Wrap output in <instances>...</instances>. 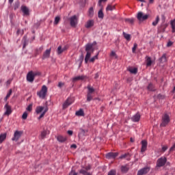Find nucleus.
I'll return each instance as SVG.
<instances>
[{
  "label": "nucleus",
  "instance_id": "22",
  "mask_svg": "<svg viewBox=\"0 0 175 175\" xmlns=\"http://www.w3.org/2000/svg\"><path fill=\"white\" fill-rule=\"evenodd\" d=\"M88 16V17H90V18L94 17V8L93 7H91L89 9Z\"/></svg>",
  "mask_w": 175,
  "mask_h": 175
},
{
  "label": "nucleus",
  "instance_id": "20",
  "mask_svg": "<svg viewBox=\"0 0 175 175\" xmlns=\"http://www.w3.org/2000/svg\"><path fill=\"white\" fill-rule=\"evenodd\" d=\"M75 116H77L78 117H83L84 111L83 109H80L79 111H76Z\"/></svg>",
  "mask_w": 175,
  "mask_h": 175
},
{
  "label": "nucleus",
  "instance_id": "15",
  "mask_svg": "<svg viewBox=\"0 0 175 175\" xmlns=\"http://www.w3.org/2000/svg\"><path fill=\"white\" fill-rule=\"evenodd\" d=\"M23 135V133L21 132H15L14 135V137H12V140L13 142H17L20 137H21V135Z\"/></svg>",
  "mask_w": 175,
  "mask_h": 175
},
{
  "label": "nucleus",
  "instance_id": "38",
  "mask_svg": "<svg viewBox=\"0 0 175 175\" xmlns=\"http://www.w3.org/2000/svg\"><path fill=\"white\" fill-rule=\"evenodd\" d=\"M171 27L172 29V32H175V20L171 21Z\"/></svg>",
  "mask_w": 175,
  "mask_h": 175
},
{
  "label": "nucleus",
  "instance_id": "51",
  "mask_svg": "<svg viewBox=\"0 0 175 175\" xmlns=\"http://www.w3.org/2000/svg\"><path fill=\"white\" fill-rule=\"evenodd\" d=\"M64 85H65V83L59 82L57 87H59V88H62V87H64Z\"/></svg>",
  "mask_w": 175,
  "mask_h": 175
},
{
  "label": "nucleus",
  "instance_id": "49",
  "mask_svg": "<svg viewBox=\"0 0 175 175\" xmlns=\"http://www.w3.org/2000/svg\"><path fill=\"white\" fill-rule=\"evenodd\" d=\"M87 171L86 170H83V169H81L80 171H79V173L81 174H83V175H87Z\"/></svg>",
  "mask_w": 175,
  "mask_h": 175
},
{
  "label": "nucleus",
  "instance_id": "39",
  "mask_svg": "<svg viewBox=\"0 0 175 175\" xmlns=\"http://www.w3.org/2000/svg\"><path fill=\"white\" fill-rule=\"evenodd\" d=\"M126 23H129V24H133L135 23V19L133 18H126L125 19Z\"/></svg>",
  "mask_w": 175,
  "mask_h": 175
},
{
  "label": "nucleus",
  "instance_id": "50",
  "mask_svg": "<svg viewBox=\"0 0 175 175\" xmlns=\"http://www.w3.org/2000/svg\"><path fill=\"white\" fill-rule=\"evenodd\" d=\"M110 56L111 57H115V58H118V57L117 56V54L114 51L111 52Z\"/></svg>",
  "mask_w": 175,
  "mask_h": 175
},
{
  "label": "nucleus",
  "instance_id": "52",
  "mask_svg": "<svg viewBox=\"0 0 175 175\" xmlns=\"http://www.w3.org/2000/svg\"><path fill=\"white\" fill-rule=\"evenodd\" d=\"M69 174L70 175H77V173L74 170H72Z\"/></svg>",
  "mask_w": 175,
  "mask_h": 175
},
{
  "label": "nucleus",
  "instance_id": "10",
  "mask_svg": "<svg viewBox=\"0 0 175 175\" xmlns=\"http://www.w3.org/2000/svg\"><path fill=\"white\" fill-rule=\"evenodd\" d=\"M150 172V167H146L139 170L137 172V175L147 174Z\"/></svg>",
  "mask_w": 175,
  "mask_h": 175
},
{
  "label": "nucleus",
  "instance_id": "3",
  "mask_svg": "<svg viewBox=\"0 0 175 175\" xmlns=\"http://www.w3.org/2000/svg\"><path fill=\"white\" fill-rule=\"evenodd\" d=\"M169 122H170V117L167 113H165L162 117V122L160 126H166Z\"/></svg>",
  "mask_w": 175,
  "mask_h": 175
},
{
  "label": "nucleus",
  "instance_id": "37",
  "mask_svg": "<svg viewBox=\"0 0 175 175\" xmlns=\"http://www.w3.org/2000/svg\"><path fill=\"white\" fill-rule=\"evenodd\" d=\"M148 90V91H155V89H154V85H152V83H149Z\"/></svg>",
  "mask_w": 175,
  "mask_h": 175
},
{
  "label": "nucleus",
  "instance_id": "13",
  "mask_svg": "<svg viewBox=\"0 0 175 175\" xmlns=\"http://www.w3.org/2000/svg\"><path fill=\"white\" fill-rule=\"evenodd\" d=\"M55 137L59 143H65L68 140V137L64 135H57Z\"/></svg>",
  "mask_w": 175,
  "mask_h": 175
},
{
  "label": "nucleus",
  "instance_id": "35",
  "mask_svg": "<svg viewBox=\"0 0 175 175\" xmlns=\"http://www.w3.org/2000/svg\"><path fill=\"white\" fill-rule=\"evenodd\" d=\"M129 71L133 73V75H136L137 73V68H129Z\"/></svg>",
  "mask_w": 175,
  "mask_h": 175
},
{
  "label": "nucleus",
  "instance_id": "46",
  "mask_svg": "<svg viewBox=\"0 0 175 175\" xmlns=\"http://www.w3.org/2000/svg\"><path fill=\"white\" fill-rule=\"evenodd\" d=\"M27 117H28V113H27V111L24 112L22 116L23 120H27Z\"/></svg>",
  "mask_w": 175,
  "mask_h": 175
},
{
  "label": "nucleus",
  "instance_id": "43",
  "mask_svg": "<svg viewBox=\"0 0 175 175\" xmlns=\"http://www.w3.org/2000/svg\"><path fill=\"white\" fill-rule=\"evenodd\" d=\"M16 35H21V36H23V35H24V30L18 29L16 31Z\"/></svg>",
  "mask_w": 175,
  "mask_h": 175
},
{
  "label": "nucleus",
  "instance_id": "47",
  "mask_svg": "<svg viewBox=\"0 0 175 175\" xmlns=\"http://www.w3.org/2000/svg\"><path fill=\"white\" fill-rule=\"evenodd\" d=\"M137 49V44L135 43L132 49L133 53H136V49Z\"/></svg>",
  "mask_w": 175,
  "mask_h": 175
},
{
  "label": "nucleus",
  "instance_id": "54",
  "mask_svg": "<svg viewBox=\"0 0 175 175\" xmlns=\"http://www.w3.org/2000/svg\"><path fill=\"white\" fill-rule=\"evenodd\" d=\"M129 155V154H124L120 157V159H124V158H126V156Z\"/></svg>",
  "mask_w": 175,
  "mask_h": 175
},
{
  "label": "nucleus",
  "instance_id": "24",
  "mask_svg": "<svg viewBox=\"0 0 175 175\" xmlns=\"http://www.w3.org/2000/svg\"><path fill=\"white\" fill-rule=\"evenodd\" d=\"M152 64V60H151V57L147 56L146 57V66H151Z\"/></svg>",
  "mask_w": 175,
  "mask_h": 175
},
{
  "label": "nucleus",
  "instance_id": "56",
  "mask_svg": "<svg viewBox=\"0 0 175 175\" xmlns=\"http://www.w3.org/2000/svg\"><path fill=\"white\" fill-rule=\"evenodd\" d=\"M173 45V42L172 41H169L167 44V47H170Z\"/></svg>",
  "mask_w": 175,
  "mask_h": 175
},
{
  "label": "nucleus",
  "instance_id": "21",
  "mask_svg": "<svg viewBox=\"0 0 175 175\" xmlns=\"http://www.w3.org/2000/svg\"><path fill=\"white\" fill-rule=\"evenodd\" d=\"M6 133H2L0 135V144H2L5 140H6Z\"/></svg>",
  "mask_w": 175,
  "mask_h": 175
},
{
  "label": "nucleus",
  "instance_id": "28",
  "mask_svg": "<svg viewBox=\"0 0 175 175\" xmlns=\"http://www.w3.org/2000/svg\"><path fill=\"white\" fill-rule=\"evenodd\" d=\"M88 94H92L93 92H95V89L94 88L91 87V85L88 86Z\"/></svg>",
  "mask_w": 175,
  "mask_h": 175
},
{
  "label": "nucleus",
  "instance_id": "42",
  "mask_svg": "<svg viewBox=\"0 0 175 175\" xmlns=\"http://www.w3.org/2000/svg\"><path fill=\"white\" fill-rule=\"evenodd\" d=\"M117 174V171L116 170H111L108 172L107 175H116Z\"/></svg>",
  "mask_w": 175,
  "mask_h": 175
},
{
  "label": "nucleus",
  "instance_id": "26",
  "mask_svg": "<svg viewBox=\"0 0 175 175\" xmlns=\"http://www.w3.org/2000/svg\"><path fill=\"white\" fill-rule=\"evenodd\" d=\"M116 9V5H108L107 7L106 8V11L109 12L111 10H114Z\"/></svg>",
  "mask_w": 175,
  "mask_h": 175
},
{
  "label": "nucleus",
  "instance_id": "18",
  "mask_svg": "<svg viewBox=\"0 0 175 175\" xmlns=\"http://www.w3.org/2000/svg\"><path fill=\"white\" fill-rule=\"evenodd\" d=\"M21 10H22L24 16H29V10L28 9V8H27L25 6H22Z\"/></svg>",
  "mask_w": 175,
  "mask_h": 175
},
{
  "label": "nucleus",
  "instance_id": "32",
  "mask_svg": "<svg viewBox=\"0 0 175 175\" xmlns=\"http://www.w3.org/2000/svg\"><path fill=\"white\" fill-rule=\"evenodd\" d=\"M98 18H103L105 17V14H103V11L102 10H100L98 13Z\"/></svg>",
  "mask_w": 175,
  "mask_h": 175
},
{
  "label": "nucleus",
  "instance_id": "44",
  "mask_svg": "<svg viewBox=\"0 0 175 175\" xmlns=\"http://www.w3.org/2000/svg\"><path fill=\"white\" fill-rule=\"evenodd\" d=\"M47 136V133L46 132H42L41 135H40V139H44Z\"/></svg>",
  "mask_w": 175,
  "mask_h": 175
},
{
  "label": "nucleus",
  "instance_id": "55",
  "mask_svg": "<svg viewBox=\"0 0 175 175\" xmlns=\"http://www.w3.org/2000/svg\"><path fill=\"white\" fill-rule=\"evenodd\" d=\"M166 150H167V146H163L162 147V151L163 152H165V151H166Z\"/></svg>",
  "mask_w": 175,
  "mask_h": 175
},
{
  "label": "nucleus",
  "instance_id": "53",
  "mask_svg": "<svg viewBox=\"0 0 175 175\" xmlns=\"http://www.w3.org/2000/svg\"><path fill=\"white\" fill-rule=\"evenodd\" d=\"M107 1V0H99L98 3V6H101L102 2H106Z\"/></svg>",
  "mask_w": 175,
  "mask_h": 175
},
{
  "label": "nucleus",
  "instance_id": "64",
  "mask_svg": "<svg viewBox=\"0 0 175 175\" xmlns=\"http://www.w3.org/2000/svg\"><path fill=\"white\" fill-rule=\"evenodd\" d=\"M99 78V74L98 73H96L95 75V77H94V79H98Z\"/></svg>",
  "mask_w": 175,
  "mask_h": 175
},
{
  "label": "nucleus",
  "instance_id": "33",
  "mask_svg": "<svg viewBox=\"0 0 175 175\" xmlns=\"http://www.w3.org/2000/svg\"><path fill=\"white\" fill-rule=\"evenodd\" d=\"M59 21H61V17L56 16L55 18L54 25H58V24L59 23Z\"/></svg>",
  "mask_w": 175,
  "mask_h": 175
},
{
  "label": "nucleus",
  "instance_id": "23",
  "mask_svg": "<svg viewBox=\"0 0 175 175\" xmlns=\"http://www.w3.org/2000/svg\"><path fill=\"white\" fill-rule=\"evenodd\" d=\"M43 110H44V107L38 106L36 109V112L37 113V114H40V113H42Z\"/></svg>",
  "mask_w": 175,
  "mask_h": 175
},
{
  "label": "nucleus",
  "instance_id": "14",
  "mask_svg": "<svg viewBox=\"0 0 175 175\" xmlns=\"http://www.w3.org/2000/svg\"><path fill=\"white\" fill-rule=\"evenodd\" d=\"M27 80L29 83H33V80H35V77H33V75L32 74V71H30L27 73Z\"/></svg>",
  "mask_w": 175,
  "mask_h": 175
},
{
  "label": "nucleus",
  "instance_id": "63",
  "mask_svg": "<svg viewBox=\"0 0 175 175\" xmlns=\"http://www.w3.org/2000/svg\"><path fill=\"white\" fill-rule=\"evenodd\" d=\"M71 148H77V146L76 144L71 145Z\"/></svg>",
  "mask_w": 175,
  "mask_h": 175
},
{
  "label": "nucleus",
  "instance_id": "19",
  "mask_svg": "<svg viewBox=\"0 0 175 175\" xmlns=\"http://www.w3.org/2000/svg\"><path fill=\"white\" fill-rule=\"evenodd\" d=\"M107 158H116V157H118V152H109L107 154Z\"/></svg>",
  "mask_w": 175,
  "mask_h": 175
},
{
  "label": "nucleus",
  "instance_id": "48",
  "mask_svg": "<svg viewBox=\"0 0 175 175\" xmlns=\"http://www.w3.org/2000/svg\"><path fill=\"white\" fill-rule=\"evenodd\" d=\"M32 75H33V77L35 78V77H36V76H40V72L32 71Z\"/></svg>",
  "mask_w": 175,
  "mask_h": 175
},
{
  "label": "nucleus",
  "instance_id": "11",
  "mask_svg": "<svg viewBox=\"0 0 175 175\" xmlns=\"http://www.w3.org/2000/svg\"><path fill=\"white\" fill-rule=\"evenodd\" d=\"M4 109H5V112L4 113L5 116H10V114H12V107H10L9 104H5Z\"/></svg>",
  "mask_w": 175,
  "mask_h": 175
},
{
  "label": "nucleus",
  "instance_id": "4",
  "mask_svg": "<svg viewBox=\"0 0 175 175\" xmlns=\"http://www.w3.org/2000/svg\"><path fill=\"white\" fill-rule=\"evenodd\" d=\"M78 23L79 19L76 15H74L70 18V25L73 28L76 27V25H77Z\"/></svg>",
  "mask_w": 175,
  "mask_h": 175
},
{
  "label": "nucleus",
  "instance_id": "31",
  "mask_svg": "<svg viewBox=\"0 0 175 175\" xmlns=\"http://www.w3.org/2000/svg\"><path fill=\"white\" fill-rule=\"evenodd\" d=\"M48 111H49V109L45 108L43 112L39 116L38 120H40V118H43V117H44V114H46V113H47Z\"/></svg>",
  "mask_w": 175,
  "mask_h": 175
},
{
  "label": "nucleus",
  "instance_id": "61",
  "mask_svg": "<svg viewBox=\"0 0 175 175\" xmlns=\"http://www.w3.org/2000/svg\"><path fill=\"white\" fill-rule=\"evenodd\" d=\"M157 98H159V99H163L164 96H162V94H159Z\"/></svg>",
  "mask_w": 175,
  "mask_h": 175
},
{
  "label": "nucleus",
  "instance_id": "62",
  "mask_svg": "<svg viewBox=\"0 0 175 175\" xmlns=\"http://www.w3.org/2000/svg\"><path fill=\"white\" fill-rule=\"evenodd\" d=\"M98 55H99V53H97L95 56L93 57L94 59H98Z\"/></svg>",
  "mask_w": 175,
  "mask_h": 175
},
{
  "label": "nucleus",
  "instance_id": "5",
  "mask_svg": "<svg viewBox=\"0 0 175 175\" xmlns=\"http://www.w3.org/2000/svg\"><path fill=\"white\" fill-rule=\"evenodd\" d=\"M150 15L148 14H144L143 12H138L137 15V18L139 20V21H146Z\"/></svg>",
  "mask_w": 175,
  "mask_h": 175
},
{
  "label": "nucleus",
  "instance_id": "2",
  "mask_svg": "<svg viewBox=\"0 0 175 175\" xmlns=\"http://www.w3.org/2000/svg\"><path fill=\"white\" fill-rule=\"evenodd\" d=\"M37 95L41 99H44L47 95V86L44 85H42L41 90L37 92Z\"/></svg>",
  "mask_w": 175,
  "mask_h": 175
},
{
  "label": "nucleus",
  "instance_id": "25",
  "mask_svg": "<svg viewBox=\"0 0 175 175\" xmlns=\"http://www.w3.org/2000/svg\"><path fill=\"white\" fill-rule=\"evenodd\" d=\"M23 49H25V47L28 45V40H27V36H25L23 37Z\"/></svg>",
  "mask_w": 175,
  "mask_h": 175
},
{
  "label": "nucleus",
  "instance_id": "45",
  "mask_svg": "<svg viewBox=\"0 0 175 175\" xmlns=\"http://www.w3.org/2000/svg\"><path fill=\"white\" fill-rule=\"evenodd\" d=\"M32 106H33V104H30L27 108L26 110L27 111H32Z\"/></svg>",
  "mask_w": 175,
  "mask_h": 175
},
{
  "label": "nucleus",
  "instance_id": "30",
  "mask_svg": "<svg viewBox=\"0 0 175 175\" xmlns=\"http://www.w3.org/2000/svg\"><path fill=\"white\" fill-rule=\"evenodd\" d=\"M12 92L13 91L12 90V89H10L8 93L7 94L6 96L4 98L5 102H6V100H8V99L10 98V95H12Z\"/></svg>",
  "mask_w": 175,
  "mask_h": 175
},
{
  "label": "nucleus",
  "instance_id": "17",
  "mask_svg": "<svg viewBox=\"0 0 175 175\" xmlns=\"http://www.w3.org/2000/svg\"><path fill=\"white\" fill-rule=\"evenodd\" d=\"M94 24V20H89L86 22L85 25V28H91L92 27V26Z\"/></svg>",
  "mask_w": 175,
  "mask_h": 175
},
{
  "label": "nucleus",
  "instance_id": "60",
  "mask_svg": "<svg viewBox=\"0 0 175 175\" xmlns=\"http://www.w3.org/2000/svg\"><path fill=\"white\" fill-rule=\"evenodd\" d=\"M62 50H63V53L64 51H66V50H68V46H65L62 48Z\"/></svg>",
  "mask_w": 175,
  "mask_h": 175
},
{
  "label": "nucleus",
  "instance_id": "36",
  "mask_svg": "<svg viewBox=\"0 0 175 175\" xmlns=\"http://www.w3.org/2000/svg\"><path fill=\"white\" fill-rule=\"evenodd\" d=\"M94 96H92V94H87V102H91V100H92Z\"/></svg>",
  "mask_w": 175,
  "mask_h": 175
},
{
  "label": "nucleus",
  "instance_id": "16",
  "mask_svg": "<svg viewBox=\"0 0 175 175\" xmlns=\"http://www.w3.org/2000/svg\"><path fill=\"white\" fill-rule=\"evenodd\" d=\"M133 122H139L140 121V113H137L131 118Z\"/></svg>",
  "mask_w": 175,
  "mask_h": 175
},
{
  "label": "nucleus",
  "instance_id": "29",
  "mask_svg": "<svg viewBox=\"0 0 175 175\" xmlns=\"http://www.w3.org/2000/svg\"><path fill=\"white\" fill-rule=\"evenodd\" d=\"M159 20H160L159 16H157L155 21H153L152 23L153 27H157V25H158V23H159Z\"/></svg>",
  "mask_w": 175,
  "mask_h": 175
},
{
  "label": "nucleus",
  "instance_id": "12",
  "mask_svg": "<svg viewBox=\"0 0 175 175\" xmlns=\"http://www.w3.org/2000/svg\"><path fill=\"white\" fill-rule=\"evenodd\" d=\"M50 54H51V48H50L49 49H46L44 52L42 59H47V58H50Z\"/></svg>",
  "mask_w": 175,
  "mask_h": 175
},
{
  "label": "nucleus",
  "instance_id": "6",
  "mask_svg": "<svg viewBox=\"0 0 175 175\" xmlns=\"http://www.w3.org/2000/svg\"><path fill=\"white\" fill-rule=\"evenodd\" d=\"M73 102H75V99H73V98H68L63 104L64 110H65V109H68V107H69V106H70Z\"/></svg>",
  "mask_w": 175,
  "mask_h": 175
},
{
  "label": "nucleus",
  "instance_id": "41",
  "mask_svg": "<svg viewBox=\"0 0 175 175\" xmlns=\"http://www.w3.org/2000/svg\"><path fill=\"white\" fill-rule=\"evenodd\" d=\"M57 53L58 55L62 54V53H64V51L62 49V46H58Z\"/></svg>",
  "mask_w": 175,
  "mask_h": 175
},
{
  "label": "nucleus",
  "instance_id": "9",
  "mask_svg": "<svg viewBox=\"0 0 175 175\" xmlns=\"http://www.w3.org/2000/svg\"><path fill=\"white\" fill-rule=\"evenodd\" d=\"M87 79V76L85 75H80L77 77H75L72 78V83H76V81H83V80H85Z\"/></svg>",
  "mask_w": 175,
  "mask_h": 175
},
{
  "label": "nucleus",
  "instance_id": "7",
  "mask_svg": "<svg viewBox=\"0 0 175 175\" xmlns=\"http://www.w3.org/2000/svg\"><path fill=\"white\" fill-rule=\"evenodd\" d=\"M167 159L166 157H161L157 160V167H162V166H165L166 161Z\"/></svg>",
  "mask_w": 175,
  "mask_h": 175
},
{
  "label": "nucleus",
  "instance_id": "8",
  "mask_svg": "<svg viewBox=\"0 0 175 175\" xmlns=\"http://www.w3.org/2000/svg\"><path fill=\"white\" fill-rule=\"evenodd\" d=\"M142 144V148H141V152H146L147 151V146H148V142L147 140L144 139L141 142Z\"/></svg>",
  "mask_w": 175,
  "mask_h": 175
},
{
  "label": "nucleus",
  "instance_id": "1",
  "mask_svg": "<svg viewBox=\"0 0 175 175\" xmlns=\"http://www.w3.org/2000/svg\"><path fill=\"white\" fill-rule=\"evenodd\" d=\"M94 44H96V42H94L93 44H88L85 45V51L87 53L85 57V64H88V61H90V62H95L94 57L91 58V54H93L94 51H95V49H94Z\"/></svg>",
  "mask_w": 175,
  "mask_h": 175
},
{
  "label": "nucleus",
  "instance_id": "34",
  "mask_svg": "<svg viewBox=\"0 0 175 175\" xmlns=\"http://www.w3.org/2000/svg\"><path fill=\"white\" fill-rule=\"evenodd\" d=\"M123 36L125 39H126L129 42L131 40V35L128 34L125 32H123Z\"/></svg>",
  "mask_w": 175,
  "mask_h": 175
},
{
  "label": "nucleus",
  "instance_id": "58",
  "mask_svg": "<svg viewBox=\"0 0 175 175\" xmlns=\"http://www.w3.org/2000/svg\"><path fill=\"white\" fill-rule=\"evenodd\" d=\"M85 170H91V165H88L85 167Z\"/></svg>",
  "mask_w": 175,
  "mask_h": 175
},
{
  "label": "nucleus",
  "instance_id": "59",
  "mask_svg": "<svg viewBox=\"0 0 175 175\" xmlns=\"http://www.w3.org/2000/svg\"><path fill=\"white\" fill-rule=\"evenodd\" d=\"M11 83H12V79H9L7 81L6 84L7 85H10Z\"/></svg>",
  "mask_w": 175,
  "mask_h": 175
},
{
  "label": "nucleus",
  "instance_id": "40",
  "mask_svg": "<svg viewBox=\"0 0 175 175\" xmlns=\"http://www.w3.org/2000/svg\"><path fill=\"white\" fill-rule=\"evenodd\" d=\"M160 61L161 62H166L167 59H166V54H163L162 55V57L160 58Z\"/></svg>",
  "mask_w": 175,
  "mask_h": 175
},
{
  "label": "nucleus",
  "instance_id": "27",
  "mask_svg": "<svg viewBox=\"0 0 175 175\" xmlns=\"http://www.w3.org/2000/svg\"><path fill=\"white\" fill-rule=\"evenodd\" d=\"M128 170H129V167H128V166L122 165L121 167V171L122 172V173H126Z\"/></svg>",
  "mask_w": 175,
  "mask_h": 175
},
{
  "label": "nucleus",
  "instance_id": "57",
  "mask_svg": "<svg viewBox=\"0 0 175 175\" xmlns=\"http://www.w3.org/2000/svg\"><path fill=\"white\" fill-rule=\"evenodd\" d=\"M175 150V143L173 144V146L170 148V151H174Z\"/></svg>",
  "mask_w": 175,
  "mask_h": 175
}]
</instances>
